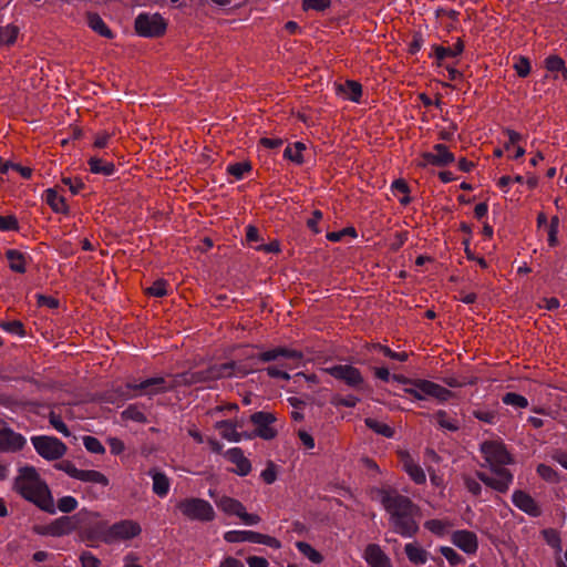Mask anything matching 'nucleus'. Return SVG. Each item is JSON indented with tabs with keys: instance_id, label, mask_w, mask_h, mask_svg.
<instances>
[{
	"instance_id": "1",
	"label": "nucleus",
	"mask_w": 567,
	"mask_h": 567,
	"mask_svg": "<svg viewBox=\"0 0 567 567\" xmlns=\"http://www.w3.org/2000/svg\"><path fill=\"white\" fill-rule=\"evenodd\" d=\"M378 494L383 508L389 514L392 530L402 537H414L420 529L421 508L419 505L396 489L380 488Z\"/></svg>"
},
{
	"instance_id": "2",
	"label": "nucleus",
	"mask_w": 567,
	"mask_h": 567,
	"mask_svg": "<svg viewBox=\"0 0 567 567\" xmlns=\"http://www.w3.org/2000/svg\"><path fill=\"white\" fill-rule=\"evenodd\" d=\"M480 451L495 476L485 472H476L477 480L498 493H506L513 483L514 476L505 466L514 463L513 455L507 451L503 441L499 440L484 441Z\"/></svg>"
},
{
	"instance_id": "3",
	"label": "nucleus",
	"mask_w": 567,
	"mask_h": 567,
	"mask_svg": "<svg viewBox=\"0 0 567 567\" xmlns=\"http://www.w3.org/2000/svg\"><path fill=\"white\" fill-rule=\"evenodd\" d=\"M14 491L28 502L33 503L40 509L54 514L53 497L47 483L41 480L33 466H23L14 480Z\"/></svg>"
},
{
	"instance_id": "4",
	"label": "nucleus",
	"mask_w": 567,
	"mask_h": 567,
	"mask_svg": "<svg viewBox=\"0 0 567 567\" xmlns=\"http://www.w3.org/2000/svg\"><path fill=\"white\" fill-rule=\"evenodd\" d=\"M249 359H255L259 362H276L265 369L267 375L272 379L288 381L290 380V375L286 370L292 369V365L289 364L288 361H292L298 365L303 359V353L296 349L275 347L249 357Z\"/></svg>"
},
{
	"instance_id": "5",
	"label": "nucleus",
	"mask_w": 567,
	"mask_h": 567,
	"mask_svg": "<svg viewBox=\"0 0 567 567\" xmlns=\"http://www.w3.org/2000/svg\"><path fill=\"white\" fill-rule=\"evenodd\" d=\"M186 519L199 523H210L216 518V512L213 505L200 497H186L178 501L175 505Z\"/></svg>"
},
{
	"instance_id": "6",
	"label": "nucleus",
	"mask_w": 567,
	"mask_h": 567,
	"mask_svg": "<svg viewBox=\"0 0 567 567\" xmlns=\"http://www.w3.org/2000/svg\"><path fill=\"white\" fill-rule=\"evenodd\" d=\"M182 384H177V374L174 375V381L172 383L167 382V380L163 377H154L148 378L140 383L127 382L126 389L133 391L134 393H121V396L124 399H132L136 396H154L157 394L166 393L168 391L174 390L176 386H181Z\"/></svg>"
},
{
	"instance_id": "7",
	"label": "nucleus",
	"mask_w": 567,
	"mask_h": 567,
	"mask_svg": "<svg viewBox=\"0 0 567 567\" xmlns=\"http://www.w3.org/2000/svg\"><path fill=\"white\" fill-rule=\"evenodd\" d=\"M231 364H212L205 370L200 371H187L177 374V384L182 385H194L197 383H208L220 379L231 378L233 372Z\"/></svg>"
},
{
	"instance_id": "8",
	"label": "nucleus",
	"mask_w": 567,
	"mask_h": 567,
	"mask_svg": "<svg viewBox=\"0 0 567 567\" xmlns=\"http://www.w3.org/2000/svg\"><path fill=\"white\" fill-rule=\"evenodd\" d=\"M403 391L415 400H424L430 396L439 402H446L455 396L451 390L424 379H414L412 386L404 388Z\"/></svg>"
},
{
	"instance_id": "9",
	"label": "nucleus",
	"mask_w": 567,
	"mask_h": 567,
	"mask_svg": "<svg viewBox=\"0 0 567 567\" xmlns=\"http://www.w3.org/2000/svg\"><path fill=\"white\" fill-rule=\"evenodd\" d=\"M135 32L144 38H159L165 34L167 23L159 13H140L134 21Z\"/></svg>"
},
{
	"instance_id": "10",
	"label": "nucleus",
	"mask_w": 567,
	"mask_h": 567,
	"mask_svg": "<svg viewBox=\"0 0 567 567\" xmlns=\"http://www.w3.org/2000/svg\"><path fill=\"white\" fill-rule=\"evenodd\" d=\"M142 533L140 523L133 519H123L111 525L103 535V542L112 544L115 542L131 540Z\"/></svg>"
},
{
	"instance_id": "11",
	"label": "nucleus",
	"mask_w": 567,
	"mask_h": 567,
	"mask_svg": "<svg viewBox=\"0 0 567 567\" xmlns=\"http://www.w3.org/2000/svg\"><path fill=\"white\" fill-rule=\"evenodd\" d=\"M31 442L37 453L48 461L60 460L68 451L66 445L54 436H33Z\"/></svg>"
},
{
	"instance_id": "12",
	"label": "nucleus",
	"mask_w": 567,
	"mask_h": 567,
	"mask_svg": "<svg viewBox=\"0 0 567 567\" xmlns=\"http://www.w3.org/2000/svg\"><path fill=\"white\" fill-rule=\"evenodd\" d=\"M217 507L226 515H235L239 517L246 525H256L260 522V516L249 514L241 502L230 496H221L215 499Z\"/></svg>"
},
{
	"instance_id": "13",
	"label": "nucleus",
	"mask_w": 567,
	"mask_h": 567,
	"mask_svg": "<svg viewBox=\"0 0 567 567\" xmlns=\"http://www.w3.org/2000/svg\"><path fill=\"white\" fill-rule=\"evenodd\" d=\"M224 539L228 543L250 542L255 544H262L275 549H279L281 547L280 540L276 537L254 530H229L224 534Z\"/></svg>"
},
{
	"instance_id": "14",
	"label": "nucleus",
	"mask_w": 567,
	"mask_h": 567,
	"mask_svg": "<svg viewBox=\"0 0 567 567\" xmlns=\"http://www.w3.org/2000/svg\"><path fill=\"white\" fill-rule=\"evenodd\" d=\"M455 161L454 154L449 150L445 144H435L431 152H423L421 161L416 163L417 167H425L427 165L436 167H445Z\"/></svg>"
},
{
	"instance_id": "15",
	"label": "nucleus",
	"mask_w": 567,
	"mask_h": 567,
	"mask_svg": "<svg viewBox=\"0 0 567 567\" xmlns=\"http://www.w3.org/2000/svg\"><path fill=\"white\" fill-rule=\"evenodd\" d=\"M324 371L337 380L343 381L347 385L359 389L364 382L360 370L350 364H337L326 368Z\"/></svg>"
},
{
	"instance_id": "16",
	"label": "nucleus",
	"mask_w": 567,
	"mask_h": 567,
	"mask_svg": "<svg viewBox=\"0 0 567 567\" xmlns=\"http://www.w3.org/2000/svg\"><path fill=\"white\" fill-rule=\"evenodd\" d=\"M251 423L255 425V435L264 440H272L277 436L278 432L272 426L276 422V416L269 412H255L250 416Z\"/></svg>"
},
{
	"instance_id": "17",
	"label": "nucleus",
	"mask_w": 567,
	"mask_h": 567,
	"mask_svg": "<svg viewBox=\"0 0 567 567\" xmlns=\"http://www.w3.org/2000/svg\"><path fill=\"white\" fill-rule=\"evenodd\" d=\"M398 457L403 470L415 484H424L426 476L423 468L413 460L408 451H399Z\"/></svg>"
},
{
	"instance_id": "18",
	"label": "nucleus",
	"mask_w": 567,
	"mask_h": 567,
	"mask_svg": "<svg viewBox=\"0 0 567 567\" xmlns=\"http://www.w3.org/2000/svg\"><path fill=\"white\" fill-rule=\"evenodd\" d=\"M452 543L466 554H475L478 548L477 536L470 530H456L452 534Z\"/></svg>"
},
{
	"instance_id": "19",
	"label": "nucleus",
	"mask_w": 567,
	"mask_h": 567,
	"mask_svg": "<svg viewBox=\"0 0 567 567\" xmlns=\"http://www.w3.org/2000/svg\"><path fill=\"white\" fill-rule=\"evenodd\" d=\"M513 504L526 514L538 517L542 511L536 501L526 492L517 489L512 495Z\"/></svg>"
},
{
	"instance_id": "20",
	"label": "nucleus",
	"mask_w": 567,
	"mask_h": 567,
	"mask_svg": "<svg viewBox=\"0 0 567 567\" xmlns=\"http://www.w3.org/2000/svg\"><path fill=\"white\" fill-rule=\"evenodd\" d=\"M363 558L371 567H392L391 559L378 544H369L364 549Z\"/></svg>"
},
{
	"instance_id": "21",
	"label": "nucleus",
	"mask_w": 567,
	"mask_h": 567,
	"mask_svg": "<svg viewBox=\"0 0 567 567\" xmlns=\"http://www.w3.org/2000/svg\"><path fill=\"white\" fill-rule=\"evenodd\" d=\"M226 458L236 465V468L233 470L239 476H246L251 471L250 461L244 455V451L240 447L229 449L226 454Z\"/></svg>"
},
{
	"instance_id": "22",
	"label": "nucleus",
	"mask_w": 567,
	"mask_h": 567,
	"mask_svg": "<svg viewBox=\"0 0 567 567\" xmlns=\"http://www.w3.org/2000/svg\"><path fill=\"white\" fill-rule=\"evenodd\" d=\"M464 48H465V45L461 38L457 39V41L453 44V47H443V45L434 44L432 47V50H433V55L436 59V65L442 66L443 61L446 58H455V56L461 55L464 51Z\"/></svg>"
},
{
	"instance_id": "23",
	"label": "nucleus",
	"mask_w": 567,
	"mask_h": 567,
	"mask_svg": "<svg viewBox=\"0 0 567 567\" xmlns=\"http://www.w3.org/2000/svg\"><path fill=\"white\" fill-rule=\"evenodd\" d=\"M0 437L3 442V452H17L25 445V439L8 427L0 430Z\"/></svg>"
},
{
	"instance_id": "24",
	"label": "nucleus",
	"mask_w": 567,
	"mask_h": 567,
	"mask_svg": "<svg viewBox=\"0 0 567 567\" xmlns=\"http://www.w3.org/2000/svg\"><path fill=\"white\" fill-rule=\"evenodd\" d=\"M76 528L74 517L62 516L56 518L48 526V534L54 537H60L71 534Z\"/></svg>"
},
{
	"instance_id": "25",
	"label": "nucleus",
	"mask_w": 567,
	"mask_h": 567,
	"mask_svg": "<svg viewBox=\"0 0 567 567\" xmlns=\"http://www.w3.org/2000/svg\"><path fill=\"white\" fill-rule=\"evenodd\" d=\"M148 475L153 480V493L159 497H165L168 494L171 486L167 475L155 468L150 470Z\"/></svg>"
},
{
	"instance_id": "26",
	"label": "nucleus",
	"mask_w": 567,
	"mask_h": 567,
	"mask_svg": "<svg viewBox=\"0 0 567 567\" xmlns=\"http://www.w3.org/2000/svg\"><path fill=\"white\" fill-rule=\"evenodd\" d=\"M43 198L54 213H69V206L66 205L64 197L60 196L55 189L48 188L44 192Z\"/></svg>"
},
{
	"instance_id": "27",
	"label": "nucleus",
	"mask_w": 567,
	"mask_h": 567,
	"mask_svg": "<svg viewBox=\"0 0 567 567\" xmlns=\"http://www.w3.org/2000/svg\"><path fill=\"white\" fill-rule=\"evenodd\" d=\"M86 21L89 27L96 32L99 35L104 37L106 39H113L114 33L112 30L105 24L103 19L100 17L99 13L95 12H87L86 13Z\"/></svg>"
},
{
	"instance_id": "28",
	"label": "nucleus",
	"mask_w": 567,
	"mask_h": 567,
	"mask_svg": "<svg viewBox=\"0 0 567 567\" xmlns=\"http://www.w3.org/2000/svg\"><path fill=\"white\" fill-rule=\"evenodd\" d=\"M404 553L414 565H424L427 561L429 553L416 543H409L404 546Z\"/></svg>"
},
{
	"instance_id": "29",
	"label": "nucleus",
	"mask_w": 567,
	"mask_h": 567,
	"mask_svg": "<svg viewBox=\"0 0 567 567\" xmlns=\"http://www.w3.org/2000/svg\"><path fill=\"white\" fill-rule=\"evenodd\" d=\"M89 169L93 174H101L103 176H111L115 172V165L112 162L103 158L92 156L87 161Z\"/></svg>"
},
{
	"instance_id": "30",
	"label": "nucleus",
	"mask_w": 567,
	"mask_h": 567,
	"mask_svg": "<svg viewBox=\"0 0 567 567\" xmlns=\"http://www.w3.org/2000/svg\"><path fill=\"white\" fill-rule=\"evenodd\" d=\"M6 257L9 260V268L18 274H24L27 271V260L24 254L17 249H8Z\"/></svg>"
},
{
	"instance_id": "31",
	"label": "nucleus",
	"mask_w": 567,
	"mask_h": 567,
	"mask_svg": "<svg viewBox=\"0 0 567 567\" xmlns=\"http://www.w3.org/2000/svg\"><path fill=\"white\" fill-rule=\"evenodd\" d=\"M339 91L352 102H359L362 96V85L352 80H347L344 84L339 85Z\"/></svg>"
},
{
	"instance_id": "32",
	"label": "nucleus",
	"mask_w": 567,
	"mask_h": 567,
	"mask_svg": "<svg viewBox=\"0 0 567 567\" xmlns=\"http://www.w3.org/2000/svg\"><path fill=\"white\" fill-rule=\"evenodd\" d=\"M442 382L450 388H463L477 384L478 378L474 375H447L442 378Z\"/></svg>"
},
{
	"instance_id": "33",
	"label": "nucleus",
	"mask_w": 567,
	"mask_h": 567,
	"mask_svg": "<svg viewBox=\"0 0 567 567\" xmlns=\"http://www.w3.org/2000/svg\"><path fill=\"white\" fill-rule=\"evenodd\" d=\"M76 480L81 482L100 484L102 486H107L110 483L109 478L103 473L95 470H80Z\"/></svg>"
},
{
	"instance_id": "34",
	"label": "nucleus",
	"mask_w": 567,
	"mask_h": 567,
	"mask_svg": "<svg viewBox=\"0 0 567 567\" xmlns=\"http://www.w3.org/2000/svg\"><path fill=\"white\" fill-rule=\"evenodd\" d=\"M306 150V145L301 142H296L293 144H289L285 152L284 157L293 162L297 165L303 164V155L302 152Z\"/></svg>"
},
{
	"instance_id": "35",
	"label": "nucleus",
	"mask_w": 567,
	"mask_h": 567,
	"mask_svg": "<svg viewBox=\"0 0 567 567\" xmlns=\"http://www.w3.org/2000/svg\"><path fill=\"white\" fill-rule=\"evenodd\" d=\"M364 423H365L367 427H369L370 430H372L374 433H377L379 435H382L388 439H391L394 436V433H395L394 429L383 422H380L372 417H367L364 420Z\"/></svg>"
},
{
	"instance_id": "36",
	"label": "nucleus",
	"mask_w": 567,
	"mask_h": 567,
	"mask_svg": "<svg viewBox=\"0 0 567 567\" xmlns=\"http://www.w3.org/2000/svg\"><path fill=\"white\" fill-rule=\"evenodd\" d=\"M434 417L436 419V422L440 427L445 429L451 432H456L460 430V424L456 419L449 417L447 412L444 410H439Z\"/></svg>"
},
{
	"instance_id": "37",
	"label": "nucleus",
	"mask_w": 567,
	"mask_h": 567,
	"mask_svg": "<svg viewBox=\"0 0 567 567\" xmlns=\"http://www.w3.org/2000/svg\"><path fill=\"white\" fill-rule=\"evenodd\" d=\"M452 524L445 519H429L424 523V527L436 536H444Z\"/></svg>"
},
{
	"instance_id": "38",
	"label": "nucleus",
	"mask_w": 567,
	"mask_h": 567,
	"mask_svg": "<svg viewBox=\"0 0 567 567\" xmlns=\"http://www.w3.org/2000/svg\"><path fill=\"white\" fill-rule=\"evenodd\" d=\"M19 28L13 24L0 27V45H12L16 43Z\"/></svg>"
},
{
	"instance_id": "39",
	"label": "nucleus",
	"mask_w": 567,
	"mask_h": 567,
	"mask_svg": "<svg viewBox=\"0 0 567 567\" xmlns=\"http://www.w3.org/2000/svg\"><path fill=\"white\" fill-rule=\"evenodd\" d=\"M251 169V163L248 161L229 164L226 168L227 173L238 181L244 178L245 174L250 173Z\"/></svg>"
},
{
	"instance_id": "40",
	"label": "nucleus",
	"mask_w": 567,
	"mask_h": 567,
	"mask_svg": "<svg viewBox=\"0 0 567 567\" xmlns=\"http://www.w3.org/2000/svg\"><path fill=\"white\" fill-rule=\"evenodd\" d=\"M545 66L549 72H561L564 79H567V68L565 61L556 54L546 58Z\"/></svg>"
},
{
	"instance_id": "41",
	"label": "nucleus",
	"mask_w": 567,
	"mask_h": 567,
	"mask_svg": "<svg viewBox=\"0 0 567 567\" xmlns=\"http://www.w3.org/2000/svg\"><path fill=\"white\" fill-rule=\"evenodd\" d=\"M298 550L305 555L311 563L320 564L323 560V556L315 549L310 544L306 542H298L296 544Z\"/></svg>"
},
{
	"instance_id": "42",
	"label": "nucleus",
	"mask_w": 567,
	"mask_h": 567,
	"mask_svg": "<svg viewBox=\"0 0 567 567\" xmlns=\"http://www.w3.org/2000/svg\"><path fill=\"white\" fill-rule=\"evenodd\" d=\"M502 401L506 405H512L518 409H525L528 406V400L524 395L515 392L505 393Z\"/></svg>"
},
{
	"instance_id": "43",
	"label": "nucleus",
	"mask_w": 567,
	"mask_h": 567,
	"mask_svg": "<svg viewBox=\"0 0 567 567\" xmlns=\"http://www.w3.org/2000/svg\"><path fill=\"white\" fill-rule=\"evenodd\" d=\"M370 349L379 351L383 355H385V357H388L390 359H393V360H398L400 362H404L409 358L406 352H395V351H392L389 347L380 344V343L371 344Z\"/></svg>"
},
{
	"instance_id": "44",
	"label": "nucleus",
	"mask_w": 567,
	"mask_h": 567,
	"mask_svg": "<svg viewBox=\"0 0 567 567\" xmlns=\"http://www.w3.org/2000/svg\"><path fill=\"white\" fill-rule=\"evenodd\" d=\"M218 429L221 430V436L228 441L239 442L240 434L236 431V427L230 421H221L218 423Z\"/></svg>"
},
{
	"instance_id": "45",
	"label": "nucleus",
	"mask_w": 567,
	"mask_h": 567,
	"mask_svg": "<svg viewBox=\"0 0 567 567\" xmlns=\"http://www.w3.org/2000/svg\"><path fill=\"white\" fill-rule=\"evenodd\" d=\"M439 550L451 566H458L465 563V559L452 547L442 546Z\"/></svg>"
},
{
	"instance_id": "46",
	"label": "nucleus",
	"mask_w": 567,
	"mask_h": 567,
	"mask_svg": "<svg viewBox=\"0 0 567 567\" xmlns=\"http://www.w3.org/2000/svg\"><path fill=\"white\" fill-rule=\"evenodd\" d=\"M145 291L148 296L162 298L167 295V281L165 279H157Z\"/></svg>"
},
{
	"instance_id": "47",
	"label": "nucleus",
	"mask_w": 567,
	"mask_h": 567,
	"mask_svg": "<svg viewBox=\"0 0 567 567\" xmlns=\"http://www.w3.org/2000/svg\"><path fill=\"white\" fill-rule=\"evenodd\" d=\"M0 327L9 333L17 334L19 337L25 336L24 326L20 320L3 321Z\"/></svg>"
},
{
	"instance_id": "48",
	"label": "nucleus",
	"mask_w": 567,
	"mask_h": 567,
	"mask_svg": "<svg viewBox=\"0 0 567 567\" xmlns=\"http://www.w3.org/2000/svg\"><path fill=\"white\" fill-rule=\"evenodd\" d=\"M331 0H302V9L305 11L315 10L318 12L330 8Z\"/></svg>"
},
{
	"instance_id": "49",
	"label": "nucleus",
	"mask_w": 567,
	"mask_h": 567,
	"mask_svg": "<svg viewBox=\"0 0 567 567\" xmlns=\"http://www.w3.org/2000/svg\"><path fill=\"white\" fill-rule=\"evenodd\" d=\"M83 444H84L85 449L91 453H95V454H104L105 453V447L100 442V440H97L94 436H90V435L84 436Z\"/></svg>"
},
{
	"instance_id": "50",
	"label": "nucleus",
	"mask_w": 567,
	"mask_h": 567,
	"mask_svg": "<svg viewBox=\"0 0 567 567\" xmlns=\"http://www.w3.org/2000/svg\"><path fill=\"white\" fill-rule=\"evenodd\" d=\"M50 424L64 436H70L71 432L69 431L66 424L63 422L61 415L54 413L53 411L49 414Z\"/></svg>"
},
{
	"instance_id": "51",
	"label": "nucleus",
	"mask_w": 567,
	"mask_h": 567,
	"mask_svg": "<svg viewBox=\"0 0 567 567\" xmlns=\"http://www.w3.org/2000/svg\"><path fill=\"white\" fill-rule=\"evenodd\" d=\"M537 474L545 481L550 483H556L558 481V474L557 472L546 464H539L537 466Z\"/></svg>"
},
{
	"instance_id": "52",
	"label": "nucleus",
	"mask_w": 567,
	"mask_h": 567,
	"mask_svg": "<svg viewBox=\"0 0 567 567\" xmlns=\"http://www.w3.org/2000/svg\"><path fill=\"white\" fill-rule=\"evenodd\" d=\"M122 416L126 420H133L135 422L144 423L146 422L145 414L138 410L135 405L127 406L123 412Z\"/></svg>"
},
{
	"instance_id": "53",
	"label": "nucleus",
	"mask_w": 567,
	"mask_h": 567,
	"mask_svg": "<svg viewBox=\"0 0 567 567\" xmlns=\"http://www.w3.org/2000/svg\"><path fill=\"white\" fill-rule=\"evenodd\" d=\"M18 231L19 221L14 215L1 216L0 215V231Z\"/></svg>"
},
{
	"instance_id": "54",
	"label": "nucleus",
	"mask_w": 567,
	"mask_h": 567,
	"mask_svg": "<svg viewBox=\"0 0 567 567\" xmlns=\"http://www.w3.org/2000/svg\"><path fill=\"white\" fill-rule=\"evenodd\" d=\"M54 467L59 471H63L70 477L75 478V480L78 478L79 473H80V470L76 468L75 465L69 460H63V461L56 463L54 465Z\"/></svg>"
},
{
	"instance_id": "55",
	"label": "nucleus",
	"mask_w": 567,
	"mask_h": 567,
	"mask_svg": "<svg viewBox=\"0 0 567 567\" xmlns=\"http://www.w3.org/2000/svg\"><path fill=\"white\" fill-rule=\"evenodd\" d=\"M359 401H360L359 398H357L354 395H348V396L336 395L332 398L331 403L334 406L354 408Z\"/></svg>"
},
{
	"instance_id": "56",
	"label": "nucleus",
	"mask_w": 567,
	"mask_h": 567,
	"mask_svg": "<svg viewBox=\"0 0 567 567\" xmlns=\"http://www.w3.org/2000/svg\"><path fill=\"white\" fill-rule=\"evenodd\" d=\"M78 507V501L73 496H63L58 501V508L62 513H71Z\"/></svg>"
},
{
	"instance_id": "57",
	"label": "nucleus",
	"mask_w": 567,
	"mask_h": 567,
	"mask_svg": "<svg viewBox=\"0 0 567 567\" xmlns=\"http://www.w3.org/2000/svg\"><path fill=\"white\" fill-rule=\"evenodd\" d=\"M473 416L484 423L494 424L497 420V412L488 410H474Z\"/></svg>"
},
{
	"instance_id": "58",
	"label": "nucleus",
	"mask_w": 567,
	"mask_h": 567,
	"mask_svg": "<svg viewBox=\"0 0 567 567\" xmlns=\"http://www.w3.org/2000/svg\"><path fill=\"white\" fill-rule=\"evenodd\" d=\"M260 477L266 484H272L277 480V470L272 461L267 463V466L261 472Z\"/></svg>"
},
{
	"instance_id": "59",
	"label": "nucleus",
	"mask_w": 567,
	"mask_h": 567,
	"mask_svg": "<svg viewBox=\"0 0 567 567\" xmlns=\"http://www.w3.org/2000/svg\"><path fill=\"white\" fill-rule=\"evenodd\" d=\"M514 69L518 76L526 78L530 73V62L525 56H519L517 62L514 64Z\"/></svg>"
},
{
	"instance_id": "60",
	"label": "nucleus",
	"mask_w": 567,
	"mask_h": 567,
	"mask_svg": "<svg viewBox=\"0 0 567 567\" xmlns=\"http://www.w3.org/2000/svg\"><path fill=\"white\" fill-rule=\"evenodd\" d=\"M543 536L549 546H551L553 548H560V537H559V534L555 529H553V528L544 529Z\"/></svg>"
},
{
	"instance_id": "61",
	"label": "nucleus",
	"mask_w": 567,
	"mask_h": 567,
	"mask_svg": "<svg viewBox=\"0 0 567 567\" xmlns=\"http://www.w3.org/2000/svg\"><path fill=\"white\" fill-rule=\"evenodd\" d=\"M465 488L474 496H478L482 492L480 482L471 476L465 475L463 477Z\"/></svg>"
},
{
	"instance_id": "62",
	"label": "nucleus",
	"mask_w": 567,
	"mask_h": 567,
	"mask_svg": "<svg viewBox=\"0 0 567 567\" xmlns=\"http://www.w3.org/2000/svg\"><path fill=\"white\" fill-rule=\"evenodd\" d=\"M61 182L69 187L73 195L79 194L85 186L80 178L72 179L71 177H63Z\"/></svg>"
},
{
	"instance_id": "63",
	"label": "nucleus",
	"mask_w": 567,
	"mask_h": 567,
	"mask_svg": "<svg viewBox=\"0 0 567 567\" xmlns=\"http://www.w3.org/2000/svg\"><path fill=\"white\" fill-rule=\"evenodd\" d=\"M37 303L39 307H48L50 309H55L60 305V302L56 298H54L52 296L41 295V293L37 295Z\"/></svg>"
},
{
	"instance_id": "64",
	"label": "nucleus",
	"mask_w": 567,
	"mask_h": 567,
	"mask_svg": "<svg viewBox=\"0 0 567 567\" xmlns=\"http://www.w3.org/2000/svg\"><path fill=\"white\" fill-rule=\"evenodd\" d=\"M82 567H100L101 560L90 551H83L80 556Z\"/></svg>"
}]
</instances>
